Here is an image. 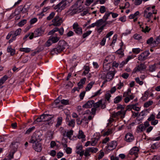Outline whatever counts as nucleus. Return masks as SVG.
Listing matches in <instances>:
<instances>
[{
	"instance_id": "5fc2aeb1",
	"label": "nucleus",
	"mask_w": 160,
	"mask_h": 160,
	"mask_svg": "<svg viewBox=\"0 0 160 160\" xmlns=\"http://www.w3.org/2000/svg\"><path fill=\"white\" fill-rule=\"evenodd\" d=\"M106 11V8L104 6H101L100 8V12L101 13H104Z\"/></svg>"
},
{
	"instance_id": "338daca9",
	"label": "nucleus",
	"mask_w": 160,
	"mask_h": 160,
	"mask_svg": "<svg viewBox=\"0 0 160 160\" xmlns=\"http://www.w3.org/2000/svg\"><path fill=\"white\" fill-rule=\"evenodd\" d=\"M129 74L126 73H124L122 75V77L125 79H127L129 77Z\"/></svg>"
},
{
	"instance_id": "f8f14e48",
	"label": "nucleus",
	"mask_w": 160,
	"mask_h": 160,
	"mask_svg": "<svg viewBox=\"0 0 160 160\" xmlns=\"http://www.w3.org/2000/svg\"><path fill=\"white\" fill-rule=\"evenodd\" d=\"M139 151L138 148L137 147H134L130 150L129 153L131 155H134L136 157H137Z\"/></svg>"
},
{
	"instance_id": "79ce46f5",
	"label": "nucleus",
	"mask_w": 160,
	"mask_h": 160,
	"mask_svg": "<svg viewBox=\"0 0 160 160\" xmlns=\"http://www.w3.org/2000/svg\"><path fill=\"white\" fill-rule=\"evenodd\" d=\"M73 131L72 130H70L67 132L66 136L69 139L71 137V136L73 135Z\"/></svg>"
},
{
	"instance_id": "3c124183",
	"label": "nucleus",
	"mask_w": 160,
	"mask_h": 160,
	"mask_svg": "<svg viewBox=\"0 0 160 160\" xmlns=\"http://www.w3.org/2000/svg\"><path fill=\"white\" fill-rule=\"evenodd\" d=\"M55 15V13L52 12L49 15V16L47 17V20H50Z\"/></svg>"
},
{
	"instance_id": "c9c22d12",
	"label": "nucleus",
	"mask_w": 160,
	"mask_h": 160,
	"mask_svg": "<svg viewBox=\"0 0 160 160\" xmlns=\"http://www.w3.org/2000/svg\"><path fill=\"white\" fill-rule=\"evenodd\" d=\"M84 69L85 70L83 72V74L85 75H86L87 74L89 71V67L88 66H84Z\"/></svg>"
},
{
	"instance_id": "69168bd1",
	"label": "nucleus",
	"mask_w": 160,
	"mask_h": 160,
	"mask_svg": "<svg viewBox=\"0 0 160 160\" xmlns=\"http://www.w3.org/2000/svg\"><path fill=\"white\" fill-rule=\"evenodd\" d=\"M155 118V116L153 114H152L151 115L150 117L148 118V120L149 121H152Z\"/></svg>"
},
{
	"instance_id": "b1692460",
	"label": "nucleus",
	"mask_w": 160,
	"mask_h": 160,
	"mask_svg": "<svg viewBox=\"0 0 160 160\" xmlns=\"http://www.w3.org/2000/svg\"><path fill=\"white\" fill-rule=\"evenodd\" d=\"M146 128L145 127H144L143 124H140L138 127L137 128V131L138 132H142Z\"/></svg>"
},
{
	"instance_id": "13d9d810",
	"label": "nucleus",
	"mask_w": 160,
	"mask_h": 160,
	"mask_svg": "<svg viewBox=\"0 0 160 160\" xmlns=\"http://www.w3.org/2000/svg\"><path fill=\"white\" fill-rule=\"evenodd\" d=\"M61 102L62 104L64 105H68L69 104V100H68L62 99L61 101Z\"/></svg>"
},
{
	"instance_id": "4d7b16f0",
	"label": "nucleus",
	"mask_w": 160,
	"mask_h": 160,
	"mask_svg": "<svg viewBox=\"0 0 160 160\" xmlns=\"http://www.w3.org/2000/svg\"><path fill=\"white\" fill-rule=\"evenodd\" d=\"M136 82L139 84L140 85H141L143 84V82L142 81H140L139 78H135Z\"/></svg>"
},
{
	"instance_id": "f3484780",
	"label": "nucleus",
	"mask_w": 160,
	"mask_h": 160,
	"mask_svg": "<svg viewBox=\"0 0 160 160\" xmlns=\"http://www.w3.org/2000/svg\"><path fill=\"white\" fill-rule=\"evenodd\" d=\"M8 52H10V55L11 56L13 55L15 52V50L12 48L11 46H9L8 47L7 49Z\"/></svg>"
},
{
	"instance_id": "c03bdc74",
	"label": "nucleus",
	"mask_w": 160,
	"mask_h": 160,
	"mask_svg": "<svg viewBox=\"0 0 160 160\" xmlns=\"http://www.w3.org/2000/svg\"><path fill=\"white\" fill-rule=\"evenodd\" d=\"M27 22V20L26 19H23L21 21L18 23V26L21 27L23 26L24 24H26Z\"/></svg>"
},
{
	"instance_id": "ddd939ff",
	"label": "nucleus",
	"mask_w": 160,
	"mask_h": 160,
	"mask_svg": "<svg viewBox=\"0 0 160 160\" xmlns=\"http://www.w3.org/2000/svg\"><path fill=\"white\" fill-rule=\"evenodd\" d=\"M134 139V137L132 134L130 133H127L125 136V140L128 142H132Z\"/></svg>"
},
{
	"instance_id": "6e6552de",
	"label": "nucleus",
	"mask_w": 160,
	"mask_h": 160,
	"mask_svg": "<svg viewBox=\"0 0 160 160\" xmlns=\"http://www.w3.org/2000/svg\"><path fill=\"white\" fill-rule=\"evenodd\" d=\"M126 111H120L117 112H114L112 113V116L113 118H116L118 116H120L121 118H123L124 117Z\"/></svg>"
},
{
	"instance_id": "864d4df0",
	"label": "nucleus",
	"mask_w": 160,
	"mask_h": 160,
	"mask_svg": "<svg viewBox=\"0 0 160 160\" xmlns=\"http://www.w3.org/2000/svg\"><path fill=\"white\" fill-rule=\"evenodd\" d=\"M21 31L22 30L21 28H19L17 30H16V31L15 32L14 36L16 37L17 36L19 35L21 32Z\"/></svg>"
},
{
	"instance_id": "603ef678",
	"label": "nucleus",
	"mask_w": 160,
	"mask_h": 160,
	"mask_svg": "<svg viewBox=\"0 0 160 160\" xmlns=\"http://www.w3.org/2000/svg\"><path fill=\"white\" fill-rule=\"evenodd\" d=\"M99 78H101L102 79L105 80L107 78L106 75L104 73H102L99 74Z\"/></svg>"
},
{
	"instance_id": "ea45409f",
	"label": "nucleus",
	"mask_w": 160,
	"mask_h": 160,
	"mask_svg": "<svg viewBox=\"0 0 160 160\" xmlns=\"http://www.w3.org/2000/svg\"><path fill=\"white\" fill-rule=\"evenodd\" d=\"M30 48H21L20 49V51L21 52H24L27 53L30 52Z\"/></svg>"
},
{
	"instance_id": "f257e3e1",
	"label": "nucleus",
	"mask_w": 160,
	"mask_h": 160,
	"mask_svg": "<svg viewBox=\"0 0 160 160\" xmlns=\"http://www.w3.org/2000/svg\"><path fill=\"white\" fill-rule=\"evenodd\" d=\"M82 2V0H78L74 5L70 8L67 12L71 15H73L81 12L83 9V7L81 5Z\"/></svg>"
},
{
	"instance_id": "9d476101",
	"label": "nucleus",
	"mask_w": 160,
	"mask_h": 160,
	"mask_svg": "<svg viewBox=\"0 0 160 160\" xmlns=\"http://www.w3.org/2000/svg\"><path fill=\"white\" fill-rule=\"evenodd\" d=\"M44 30L40 28L36 29L34 31V37L40 36L43 34Z\"/></svg>"
},
{
	"instance_id": "e2e57ef3",
	"label": "nucleus",
	"mask_w": 160,
	"mask_h": 160,
	"mask_svg": "<svg viewBox=\"0 0 160 160\" xmlns=\"http://www.w3.org/2000/svg\"><path fill=\"white\" fill-rule=\"evenodd\" d=\"M64 149L68 154H70L72 152V149L69 147H68Z\"/></svg>"
},
{
	"instance_id": "1a4fd4ad",
	"label": "nucleus",
	"mask_w": 160,
	"mask_h": 160,
	"mask_svg": "<svg viewBox=\"0 0 160 160\" xmlns=\"http://www.w3.org/2000/svg\"><path fill=\"white\" fill-rule=\"evenodd\" d=\"M117 144V142L115 141H112L109 143L108 145L106 146L108 150H112L116 148Z\"/></svg>"
},
{
	"instance_id": "bf43d9fd",
	"label": "nucleus",
	"mask_w": 160,
	"mask_h": 160,
	"mask_svg": "<svg viewBox=\"0 0 160 160\" xmlns=\"http://www.w3.org/2000/svg\"><path fill=\"white\" fill-rule=\"evenodd\" d=\"M29 8V7L28 5H25L21 11H22L23 12H26L27 11Z\"/></svg>"
},
{
	"instance_id": "9b49d317",
	"label": "nucleus",
	"mask_w": 160,
	"mask_h": 160,
	"mask_svg": "<svg viewBox=\"0 0 160 160\" xmlns=\"http://www.w3.org/2000/svg\"><path fill=\"white\" fill-rule=\"evenodd\" d=\"M33 147L34 149L37 152H40L42 148V145L39 142H35L33 143Z\"/></svg>"
},
{
	"instance_id": "49530a36",
	"label": "nucleus",
	"mask_w": 160,
	"mask_h": 160,
	"mask_svg": "<svg viewBox=\"0 0 160 160\" xmlns=\"http://www.w3.org/2000/svg\"><path fill=\"white\" fill-rule=\"evenodd\" d=\"M43 122V120L42 119V117L41 115L39 117L37 118L36 120L34 121V123H37V122Z\"/></svg>"
},
{
	"instance_id": "4c0bfd02",
	"label": "nucleus",
	"mask_w": 160,
	"mask_h": 160,
	"mask_svg": "<svg viewBox=\"0 0 160 160\" xmlns=\"http://www.w3.org/2000/svg\"><path fill=\"white\" fill-rule=\"evenodd\" d=\"M153 102L152 101H149L145 103L144 104V107L145 108H148L150 105L152 104Z\"/></svg>"
},
{
	"instance_id": "72a5a7b5",
	"label": "nucleus",
	"mask_w": 160,
	"mask_h": 160,
	"mask_svg": "<svg viewBox=\"0 0 160 160\" xmlns=\"http://www.w3.org/2000/svg\"><path fill=\"white\" fill-rule=\"evenodd\" d=\"M35 127L33 126L31 128H29L25 132V134H29L31 133L33 130L35 129Z\"/></svg>"
},
{
	"instance_id": "680f3d73",
	"label": "nucleus",
	"mask_w": 160,
	"mask_h": 160,
	"mask_svg": "<svg viewBox=\"0 0 160 160\" xmlns=\"http://www.w3.org/2000/svg\"><path fill=\"white\" fill-rule=\"evenodd\" d=\"M89 152H90L89 151V150H88V148H87V149L85 150L84 153V155L85 157H88L90 155V154H89Z\"/></svg>"
},
{
	"instance_id": "c85d7f7f",
	"label": "nucleus",
	"mask_w": 160,
	"mask_h": 160,
	"mask_svg": "<svg viewBox=\"0 0 160 160\" xmlns=\"http://www.w3.org/2000/svg\"><path fill=\"white\" fill-rule=\"evenodd\" d=\"M90 152L92 153H96L98 151V149L97 148L94 147L88 148Z\"/></svg>"
},
{
	"instance_id": "c756f323",
	"label": "nucleus",
	"mask_w": 160,
	"mask_h": 160,
	"mask_svg": "<svg viewBox=\"0 0 160 160\" xmlns=\"http://www.w3.org/2000/svg\"><path fill=\"white\" fill-rule=\"evenodd\" d=\"M101 104H102V100H100L98 102H97L96 103H94V104H93V106L94 108L97 109V108L99 107Z\"/></svg>"
},
{
	"instance_id": "052dcab7",
	"label": "nucleus",
	"mask_w": 160,
	"mask_h": 160,
	"mask_svg": "<svg viewBox=\"0 0 160 160\" xmlns=\"http://www.w3.org/2000/svg\"><path fill=\"white\" fill-rule=\"evenodd\" d=\"M37 21V18H34L31 19L30 21V23L31 24H32L35 23Z\"/></svg>"
},
{
	"instance_id": "20e7f679",
	"label": "nucleus",
	"mask_w": 160,
	"mask_h": 160,
	"mask_svg": "<svg viewBox=\"0 0 160 160\" xmlns=\"http://www.w3.org/2000/svg\"><path fill=\"white\" fill-rule=\"evenodd\" d=\"M41 137L42 135L39 132H35L32 135L29 142L32 143L39 142L42 140Z\"/></svg>"
},
{
	"instance_id": "7ed1b4c3",
	"label": "nucleus",
	"mask_w": 160,
	"mask_h": 160,
	"mask_svg": "<svg viewBox=\"0 0 160 160\" xmlns=\"http://www.w3.org/2000/svg\"><path fill=\"white\" fill-rule=\"evenodd\" d=\"M73 0H62L58 4H57L54 7V8L57 11L61 12L62 10L65 8L67 6H69V3Z\"/></svg>"
},
{
	"instance_id": "393cba45",
	"label": "nucleus",
	"mask_w": 160,
	"mask_h": 160,
	"mask_svg": "<svg viewBox=\"0 0 160 160\" xmlns=\"http://www.w3.org/2000/svg\"><path fill=\"white\" fill-rule=\"evenodd\" d=\"M62 117H59L58 118L57 122L56 125V127H58L62 123Z\"/></svg>"
},
{
	"instance_id": "7c9ffc66",
	"label": "nucleus",
	"mask_w": 160,
	"mask_h": 160,
	"mask_svg": "<svg viewBox=\"0 0 160 160\" xmlns=\"http://www.w3.org/2000/svg\"><path fill=\"white\" fill-rule=\"evenodd\" d=\"M115 53L117 54L121 55L122 56L124 55V53L123 51L122 50V47H120V48Z\"/></svg>"
},
{
	"instance_id": "4468645a",
	"label": "nucleus",
	"mask_w": 160,
	"mask_h": 160,
	"mask_svg": "<svg viewBox=\"0 0 160 160\" xmlns=\"http://www.w3.org/2000/svg\"><path fill=\"white\" fill-rule=\"evenodd\" d=\"M94 101L93 100L88 101L86 103L82 106V107L86 108H90L92 107Z\"/></svg>"
},
{
	"instance_id": "412c9836",
	"label": "nucleus",
	"mask_w": 160,
	"mask_h": 160,
	"mask_svg": "<svg viewBox=\"0 0 160 160\" xmlns=\"http://www.w3.org/2000/svg\"><path fill=\"white\" fill-rule=\"evenodd\" d=\"M140 28H141V31L145 33L148 32L151 30V28H149L148 26H146L144 28L143 27H142L140 26Z\"/></svg>"
},
{
	"instance_id": "423d86ee",
	"label": "nucleus",
	"mask_w": 160,
	"mask_h": 160,
	"mask_svg": "<svg viewBox=\"0 0 160 160\" xmlns=\"http://www.w3.org/2000/svg\"><path fill=\"white\" fill-rule=\"evenodd\" d=\"M72 27L74 31L78 35H80L82 34V28L79 27L77 22L74 23L72 26Z\"/></svg>"
},
{
	"instance_id": "bb28decb",
	"label": "nucleus",
	"mask_w": 160,
	"mask_h": 160,
	"mask_svg": "<svg viewBox=\"0 0 160 160\" xmlns=\"http://www.w3.org/2000/svg\"><path fill=\"white\" fill-rule=\"evenodd\" d=\"M8 78V77L6 75H4L0 79V86Z\"/></svg>"
},
{
	"instance_id": "0eeeda50",
	"label": "nucleus",
	"mask_w": 160,
	"mask_h": 160,
	"mask_svg": "<svg viewBox=\"0 0 160 160\" xmlns=\"http://www.w3.org/2000/svg\"><path fill=\"white\" fill-rule=\"evenodd\" d=\"M150 54L148 51H146L142 53L138 57V60L139 61H143L147 58L148 57Z\"/></svg>"
},
{
	"instance_id": "8fccbe9b",
	"label": "nucleus",
	"mask_w": 160,
	"mask_h": 160,
	"mask_svg": "<svg viewBox=\"0 0 160 160\" xmlns=\"http://www.w3.org/2000/svg\"><path fill=\"white\" fill-rule=\"evenodd\" d=\"M91 31H89L87 32H86L84 33L82 35V37L83 38H86L92 32Z\"/></svg>"
},
{
	"instance_id": "dca6fc26",
	"label": "nucleus",
	"mask_w": 160,
	"mask_h": 160,
	"mask_svg": "<svg viewBox=\"0 0 160 160\" xmlns=\"http://www.w3.org/2000/svg\"><path fill=\"white\" fill-rule=\"evenodd\" d=\"M146 68L145 65L143 63H141L136 67L135 69L137 71H140Z\"/></svg>"
},
{
	"instance_id": "6ab92c4d",
	"label": "nucleus",
	"mask_w": 160,
	"mask_h": 160,
	"mask_svg": "<svg viewBox=\"0 0 160 160\" xmlns=\"http://www.w3.org/2000/svg\"><path fill=\"white\" fill-rule=\"evenodd\" d=\"M152 16V13L150 12H148L147 11L145 10L144 11V17L148 19H150Z\"/></svg>"
},
{
	"instance_id": "a18cd8bd",
	"label": "nucleus",
	"mask_w": 160,
	"mask_h": 160,
	"mask_svg": "<svg viewBox=\"0 0 160 160\" xmlns=\"http://www.w3.org/2000/svg\"><path fill=\"white\" fill-rule=\"evenodd\" d=\"M139 13V11H137L136 12H135L134 14H132L131 15L129 16V18L130 19H132L134 18L135 17L138 15Z\"/></svg>"
},
{
	"instance_id": "f704fd0d",
	"label": "nucleus",
	"mask_w": 160,
	"mask_h": 160,
	"mask_svg": "<svg viewBox=\"0 0 160 160\" xmlns=\"http://www.w3.org/2000/svg\"><path fill=\"white\" fill-rule=\"evenodd\" d=\"M75 123V120L74 119H72L69 122L68 125L70 127L73 128L74 127Z\"/></svg>"
},
{
	"instance_id": "cd10ccee",
	"label": "nucleus",
	"mask_w": 160,
	"mask_h": 160,
	"mask_svg": "<svg viewBox=\"0 0 160 160\" xmlns=\"http://www.w3.org/2000/svg\"><path fill=\"white\" fill-rule=\"evenodd\" d=\"M156 69V67L155 64H154L149 66V70L150 72H153Z\"/></svg>"
},
{
	"instance_id": "0e129e2a",
	"label": "nucleus",
	"mask_w": 160,
	"mask_h": 160,
	"mask_svg": "<svg viewBox=\"0 0 160 160\" xmlns=\"http://www.w3.org/2000/svg\"><path fill=\"white\" fill-rule=\"evenodd\" d=\"M133 38L137 40H139L141 38V37L137 34H135L133 36Z\"/></svg>"
},
{
	"instance_id": "f03ea898",
	"label": "nucleus",
	"mask_w": 160,
	"mask_h": 160,
	"mask_svg": "<svg viewBox=\"0 0 160 160\" xmlns=\"http://www.w3.org/2000/svg\"><path fill=\"white\" fill-rule=\"evenodd\" d=\"M68 46L67 43L64 40H60L58 42V47L54 48L51 51L52 54L54 53L58 54L64 50Z\"/></svg>"
},
{
	"instance_id": "09e8293b",
	"label": "nucleus",
	"mask_w": 160,
	"mask_h": 160,
	"mask_svg": "<svg viewBox=\"0 0 160 160\" xmlns=\"http://www.w3.org/2000/svg\"><path fill=\"white\" fill-rule=\"evenodd\" d=\"M14 153V152H12L9 154L8 156V158H6V160H11L12 158H13V154Z\"/></svg>"
},
{
	"instance_id": "2f4dec72",
	"label": "nucleus",
	"mask_w": 160,
	"mask_h": 160,
	"mask_svg": "<svg viewBox=\"0 0 160 160\" xmlns=\"http://www.w3.org/2000/svg\"><path fill=\"white\" fill-rule=\"evenodd\" d=\"M94 82H92L89 83L87 85L86 88V91H89L92 86Z\"/></svg>"
},
{
	"instance_id": "aec40b11",
	"label": "nucleus",
	"mask_w": 160,
	"mask_h": 160,
	"mask_svg": "<svg viewBox=\"0 0 160 160\" xmlns=\"http://www.w3.org/2000/svg\"><path fill=\"white\" fill-rule=\"evenodd\" d=\"M122 99V97L121 96L116 97L114 99V102L117 104L120 102Z\"/></svg>"
},
{
	"instance_id": "473e14b6",
	"label": "nucleus",
	"mask_w": 160,
	"mask_h": 160,
	"mask_svg": "<svg viewBox=\"0 0 160 160\" xmlns=\"http://www.w3.org/2000/svg\"><path fill=\"white\" fill-rule=\"evenodd\" d=\"M110 15V13L109 12H106L105 13V15H104L102 19L104 22L106 21L107 20Z\"/></svg>"
},
{
	"instance_id": "de8ad7c7",
	"label": "nucleus",
	"mask_w": 160,
	"mask_h": 160,
	"mask_svg": "<svg viewBox=\"0 0 160 160\" xmlns=\"http://www.w3.org/2000/svg\"><path fill=\"white\" fill-rule=\"evenodd\" d=\"M153 38L152 37H151L148 39L147 41V43L148 44L151 45V44L154 43L153 42Z\"/></svg>"
},
{
	"instance_id": "a878e982",
	"label": "nucleus",
	"mask_w": 160,
	"mask_h": 160,
	"mask_svg": "<svg viewBox=\"0 0 160 160\" xmlns=\"http://www.w3.org/2000/svg\"><path fill=\"white\" fill-rule=\"evenodd\" d=\"M78 138H84L85 137V136L84 135L83 132L82 130H79V133L78 136Z\"/></svg>"
},
{
	"instance_id": "e433bc0d",
	"label": "nucleus",
	"mask_w": 160,
	"mask_h": 160,
	"mask_svg": "<svg viewBox=\"0 0 160 160\" xmlns=\"http://www.w3.org/2000/svg\"><path fill=\"white\" fill-rule=\"evenodd\" d=\"M111 97L109 91L107 92L105 94V98L108 101H109L110 98Z\"/></svg>"
},
{
	"instance_id": "2eb2a0df",
	"label": "nucleus",
	"mask_w": 160,
	"mask_h": 160,
	"mask_svg": "<svg viewBox=\"0 0 160 160\" xmlns=\"http://www.w3.org/2000/svg\"><path fill=\"white\" fill-rule=\"evenodd\" d=\"M110 68V67L109 62H108L107 63H106L105 62H104L103 64V72H107L109 70Z\"/></svg>"
},
{
	"instance_id": "6e6d98bb",
	"label": "nucleus",
	"mask_w": 160,
	"mask_h": 160,
	"mask_svg": "<svg viewBox=\"0 0 160 160\" xmlns=\"http://www.w3.org/2000/svg\"><path fill=\"white\" fill-rule=\"evenodd\" d=\"M141 51V49L139 48H133L132 50V51L133 52L138 54Z\"/></svg>"
},
{
	"instance_id": "39448f33",
	"label": "nucleus",
	"mask_w": 160,
	"mask_h": 160,
	"mask_svg": "<svg viewBox=\"0 0 160 160\" xmlns=\"http://www.w3.org/2000/svg\"><path fill=\"white\" fill-rule=\"evenodd\" d=\"M52 22H53V25L54 26H59L62 23L63 21L62 18L57 15L52 20Z\"/></svg>"
},
{
	"instance_id": "774afa93",
	"label": "nucleus",
	"mask_w": 160,
	"mask_h": 160,
	"mask_svg": "<svg viewBox=\"0 0 160 160\" xmlns=\"http://www.w3.org/2000/svg\"><path fill=\"white\" fill-rule=\"evenodd\" d=\"M142 2V0H135L134 2V4L136 5H138L140 4Z\"/></svg>"
},
{
	"instance_id": "58836bf2",
	"label": "nucleus",
	"mask_w": 160,
	"mask_h": 160,
	"mask_svg": "<svg viewBox=\"0 0 160 160\" xmlns=\"http://www.w3.org/2000/svg\"><path fill=\"white\" fill-rule=\"evenodd\" d=\"M53 117V116L52 115H49L48 114H46V118L45 120L46 121H48L51 120Z\"/></svg>"
},
{
	"instance_id": "a19ab883",
	"label": "nucleus",
	"mask_w": 160,
	"mask_h": 160,
	"mask_svg": "<svg viewBox=\"0 0 160 160\" xmlns=\"http://www.w3.org/2000/svg\"><path fill=\"white\" fill-rule=\"evenodd\" d=\"M99 139V138H94L92 141L91 142V145L92 146H94L97 143L98 140Z\"/></svg>"
},
{
	"instance_id": "4be33fe9",
	"label": "nucleus",
	"mask_w": 160,
	"mask_h": 160,
	"mask_svg": "<svg viewBox=\"0 0 160 160\" xmlns=\"http://www.w3.org/2000/svg\"><path fill=\"white\" fill-rule=\"evenodd\" d=\"M97 27H99L102 26L103 24L104 23V22L102 19H101L97 20L96 22Z\"/></svg>"
},
{
	"instance_id": "5701e85b",
	"label": "nucleus",
	"mask_w": 160,
	"mask_h": 160,
	"mask_svg": "<svg viewBox=\"0 0 160 160\" xmlns=\"http://www.w3.org/2000/svg\"><path fill=\"white\" fill-rule=\"evenodd\" d=\"M50 40L53 43H55L57 42L60 39L59 37H52L50 38Z\"/></svg>"
},
{
	"instance_id": "37998d69",
	"label": "nucleus",
	"mask_w": 160,
	"mask_h": 160,
	"mask_svg": "<svg viewBox=\"0 0 160 160\" xmlns=\"http://www.w3.org/2000/svg\"><path fill=\"white\" fill-rule=\"evenodd\" d=\"M58 28H54L53 29H52V30H51V31L49 32H48V35H52V34L54 33L55 32L58 31Z\"/></svg>"
},
{
	"instance_id": "a211bd4d",
	"label": "nucleus",
	"mask_w": 160,
	"mask_h": 160,
	"mask_svg": "<svg viewBox=\"0 0 160 160\" xmlns=\"http://www.w3.org/2000/svg\"><path fill=\"white\" fill-rule=\"evenodd\" d=\"M114 76V74L112 72H109L107 73L106 74L107 78L110 80H112Z\"/></svg>"
}]
</instances>
